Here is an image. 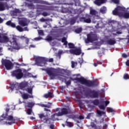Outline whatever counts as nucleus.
I'll list each match as a JSON object with an SVG mask.
<instances>
[{
    "label": "nucleus",
    "instance_id": "7ed1b4c3",
    "mask_svg": "<svg viewBox=\"0 0 129 129\" xmlns=\"http://www.w3.org/2000/svg\"><path fill=\"white\" fill-rule=\"evenodd\" d=\"M25 39H26V37L24 36H13L12 39H10V42L12 45L13 49H15V50H20V49H21V46L17 41H19V40H24Z\"/></svg>",
    "mask_w": 129,
    "mask_h": 129
},
{
    "label": "nucleus",
    "instance_id": "f03ea898",
    "mask_svg": "<svg viewBox=\"0 0 129 129\" xmlns=\"http://www.w3.org/2000/svg\"><path fill=\"white\" fill-rule=\"evenodd\" d=\"M38 116L42 122L44 123H47L48 124H50V123H51V120H52V121L58 120L59 119H58V118H56V116H58V113H55L53 115H51V118H49L48 116L45 115L43 113L38 114Z\"/></svg>",
    "mask_w": 129,
    "mask_h": 129
},
{
    "label": "nucleus",
    "instance_id": "49530a36",
    "mask_svg": "<svg viewBox=\"0 0 129 129\" xmlns=\"http://www.w3.org/2000/svg\"><path fill=\"white\" fill-rule=\"evenodd\" d=\"M34 40L35 41H40V40H42V37H36L34 38Z\"/></svg>",
    "mask_w": 129,
    "mask_h": 129
},
{
    "label": "nucleus",
    "instance_id": "a878e982",
    "mask_svg": "<svg viewBox=\"0 0 129 129\" xmlns=\"http://www.w3.org/2000/svg\"><path fill=\"white\" fill-rule=\"evenodd\" d=\"M6 10V5L4 3L0 2V12Z\"/></svg>",
    "mask_w": 129,
    "mask_h": 129
},
{
    "label": "nucleus",
    "instance_id": "09e8293b",
    "mask_svg": "<svg viewBox=\"0 0 129 129\" xmlns=\"http://www.w3.org/2000/svg\"><path fill=\"white\" fill-rule=\"evenodd\" d=\"M75 68V62L74 61H72V68Z\"/></svg>",
    "mask_w": 129,
    "mask_h": 129
},
{
    "label": "nucleus",
    "instance_id": "4be33fe9",
    "mask_svg": "<svg viewBox=\"0 0 129 129\" xmlns=\"http://www.w3.org/2000/svg\"><path fill=\"white\" fill-rule=\"evenodd\" d=\"M7 26H9V27H11V28H16V24L12 22V21L9 20L7 21L6 23Z\"/></svg>",
    "mask_w": 129,
    "mask_h": 129
},
{
    "label": "nucleus",
    "instance_id": "a211bd4d",
    "mask_svg": "<svg viewBox=\"0 0 129 129\" xmlns=\"http://www.w3.org/2000/svg\"><path fill=\"white\" fill-rule=\"evenodd\" d=\"M22 97L23 99H29V98H33V95H30L27 93H24L22 95Z\"/></svg>",
    "mask_w": 129,
    "mask_h": 129
},
{
    "label": "nucleus",
    "instance_id": "dca6fc26",
    "mask_svg": "<svg viewBox=\"0 0 129 129\" xmlns=\"http://www.w3.org/2000/svg\"><path fill=\"white\" fill-rule=\"evenodd\" d=\"M36 105H38V106H41V107H46L47 108H51V106H52V103L47 102V104H41V103H37L35 104Z\"/></svg>",
    "mask_w": 129,
    "mask_h": 129
},
{
    "label": "nucleus",
    "instance_id": "0e129e2a",
    "mask_svg": "<svg viewBox=\"0 0 129 129\" xmlns=\"http://www.w3.org/2000/svg\"><path fill=\"white\" fill-rule=\"evenodd\" d=\"M40 22H46V19H45L44 18H41L40 19Z\"/></svg>",
    "mask_w": 129,
    "mask_h": 129
},
{
    "label": "nucleus",
    "instance_id": "338daca9",
    "mask_svg": "<svg viewBox=\"0 0 129 129\" xmlns=\"http://www.w3.org/2000/svg\"><path fill=\"white\" fill-rule=\"evenodd\" d=\"M4 22V19L3 18H1L0 17V24H2Z\"/></svg>",
    "mask_w": 129,
    "mask_h": 129
},
{
    "label": "nucleus",
    "instance_id": "a18cd8bd",
    "mask_svg": "<svg viewBox=\"0 0 129 129\" xmlns=\"http://www.w3.org/2000/svg\"><path fill=\"white\" fill-rule=\"evenodd\" d=\"M99 107L100 109H102L103 110H104L105 109V106L103 105H100L99 106Z\"/></svg>",
    "mask_w": 129,
    "mask_h": 129
},
{
    "label": "nucleus",
    "instance_id": "603ef678",
    "mask_svg": "<svg viewBox=\"0 0 129 129\" xmlns=\"http://www.w3.org/2000/svg\"><path fill=\"white\" fill-rule=\"evenodd\" d=\"M84 119V117H83V116L82 115H80L78 117V119Z\"/></svg>",
    "mask_w": 129,
    "mask_h": 129
},
{
    "label": "nucleus",
    "instance_id": "6e6d98bb",
    "mask_svg": "<svg viewBox=\"0 0 129 129\" xmlns=\"http://www.w3.org/2000/svg\"><path fill=\"white\" fill-rule=\"evenodd\" d=\"M29 48H36V45L34 44H31L29 46Z\"/></svg>",
    "mask_w": 129,
    "mask_h": 129
},
{
    "label": "nucleus",
    "instance_id": "79ce46f5",
    "mask_svg": "<svg viewBox=\"0 0 129 129\" xmlns=\"http://www.w3.org/2000/svg\"><path fill=\"white\" fill-rule=\"evenodd\" d=\"M46 40V41H48V42H51V41L53 40V38L52 37V36H47Z\"/></svg>",
    "mask_w": 129,
    "mask_h": 129
},
{
    "label": "nucleus",
    "instance_id": "de8ad7c7",
    "mask_svg": "<svg viewBox=\"0 0 129 129\" xmlns=\"http://www.w3.org/2000/svg\"><path fill=\"white\" fill-rule=\"evenodd\" d=\"M91 126H92V127H96V125L95 124V123H94V122H91Z\"/></svg>",
    "mask_w": 129,
    "mask_h": 129
},
{
    "label": "nucleus",
    "instance_id": "6ab92c4d",
    "mask_svg": "<svg viewBox=\"0 0 129 129\" xmlns=\"http://www.w3.org/2000/svg\"><path fill=\"white\" fill-rule=\"evenodd\" d=\"M19 86L20 89H24V88H26V87H28V83L26 82H22L19 84Z\"/></svg>",
    "mask_w": 129,
    "mask_h": 129
},
{
    "label": "nucleus",
    "instance_id": "20e7f679",
    "mask_svg": "<svg viewBox=\"0 0 129 129\" xmlns=\"http://www.w3.org/2000/svg\"><path fill=\"white\" fill-rule=\"evenodd\" d=\"M85 94L87 97L90 98H98L99 97V92L95 90L88 88L85 90Z\"/></svg>",
    "mask_w": 129,
    "mask_h": 129
},
{
    "label": "nucleus",
    "instance_id": "3c124183",
    "mask_svg": "<svg viewBox=\"0 0 129 129\" xmlns=\"http://www.w3.org/2000/svg\"><path fill=\"white\" fill-rule=\"evenodd\" d=\"M48 62H49L50 63L54 62V59H53V58H49L48 60Z\"/></svg>",
    "mask_w": 129,
    "mask_h": 129
},
{
    "label": "nucleus",
    "instance_id": "2f4dec72",
    "mask_svg": "<svg viewBox=\"0 0 129 129\" xmlns=\"http://www.w3.org/2000/svg\"><path fill=\"white\" fill-rule=\"evenodd\" d=\"M75 32V33H76V34H80V33L82 32V28H79L76 29Z\"/></svg>",
    "mask_w": 129,
    "mask_h": 129
},
{
    "label": "nucleus",
    "instance_id": "5701e85b",
    "mask_svg": "<svg viewBox=\"0 0 129 129\" xmlns=\"http://www.w3.org/2000/svg\"><path fill=\"white\" fill-rule=\"evenodd\" d=\"M19 24L20 25V26H22V27H26V26H28V23H27V21L24 20H20Z\"/></svg>",
    "mask_w": 129,
    "mask_h": 129
},
{
    "label": "nucleus",
    "instance_id": "f8f14e48",
    "mask_svg": "<svg viewBox=\"0 0 129 129\" xmlns=\"http://www.w3.org/2000/svg\"><path fill=\"white\" fill-rule=\"evenodd\" d=\"M70 113H71V110L70 109L62 108L61 109V112H58V115L59 116H62L63 115H66V114H70Z\"/></svg>",
    "mask_w": 129,
    "mask_h": 129
},
{
    "label": "nucleus",
    "instance_id": "a19ab883",
    "mask_svg": "<svg viewBox=\"0 0 129 129\" xmlns=\"http://www.w3.org/2000/svg\"><path fill=\"white\" fill-rule=\"evenodd\" d=\"M123 78L125 79V80H127V79H129V75L127 74H125L123 76Z\"/></svg>",
    "mask_w": 129,
    "mask_h": 129
},
{
    "label": "nucleus",
    "instance_id": "58836bf2",
    "mask_svg": "<svg viewBox=\"0 0 129 129\" xmlns=\"http://www.w3.org/2000/svg\"><path fill=\"white\" fill-rule=\"evenodd\" d=\"M42 16H43V17H47L48 16H50V14L48 12H43L42 13Z\"/></svg>",
    "mask_w": 129,
    "mask_h": 129
},
{
    "label": "nucleus",
    "instance_id": "39448f33",
    "mask_svg": "<svg viewBox=\"0 0 129 129\" xmlns=\"http://www.w3.org/2000/svg\"><path fill=\"white\" fill-rule=\"evenodd\" d=\"M87 39H85V42L86 44H89V43H93V42H95L98 40V37H97V35L93 33H89L87 35Z\"/></svg>",
    "mask_w": 129,
    "mask_h": 129
},
{
    "label": "nucleus",
    "instance_id": "4d7b16f0",
    "mask_svg": "<svg viewBox=\"0 0 129 129\" xmlns=\"http://www.w3.org/2000/svg\"><path fill=\"white\" fill-rule=\"evenodd\" d=\"M122 56L123 58H126V57H127V55L125 53H123L122 54Z\"/></svg>",
    "mask_w": 129,
    "mask_h": 129
},
{
    "label": "nucleus",
    "instance_id": "5fc2aeb1",
    "mask_svg": "<svg viewBox=\"0 0 129 129\" xmlns=\"http://www.w3.org/2000/svg\"><path fill=\"white\" fill-rule=\"evenodd\" d=\"M109 103V101H105V104L106 106H107L108 105V104Z\"/></svg>",
    "mask_w": 129,
    "mask_h": 129
},
{
    "label": "nucleus",
    "instance_id": "f3484780",
    "mask_svg": "<svg viewBox=\"0 0 129 129\" xmlns=\"http://www.w3.org/2000/svg\"><path fill=\"white\" fill-rule=\"evenodd\" d=\"M120 18H123L124 19H129V13L124 12V11H122L121 14L120 15Z\"/></svg>",
    "mask_w": 129,
    "mask_h": 129
},
{
    "label": "nucleus",
    "instance_id": "f704fd0d",
    "mask_svg": "<svg viewBox=\"0 0 129 129\" xmlns=\"http://www.w3.org/2000/svg\"><path fill=\"white\" fill-rule=\"evenodd\" d=\"M93 103L94 105H98L99 104V100L95 99L93 101Z\"/></svg>",
    "mask_w": 129,
    "mask_h": 129
},
{
    "label": "nucleus",
    "instance_id": "c756f323",
    "mask_svg": "<svg viewBox=\"0 0 129 129\" xmlns=\"http://www.w3.org/2000/svg\"><path fill=\"white\" fill-rule=\"evenodd\" d=\"M26 91H27V92L31 94V95H33V88H28L26 89Z\"/></svg>",
    "mask_w": 129,
    "mask_h": 129
},
{
    "label": "nucleus",
    "instance_id": "cd10ccee",
    "mask_svg": "<svg viewBox=\"0 0 129 129\" xmlns=\"http://www.w3.org/2000/svg\"><path fill=\"white\" fill-rule=\"evenodd\" d=\"M62 43H63V45L64 46H67L68 42L67 40L66 37H64L61 39Z\"/></svg>",
    "mask_w": 129,
    "mask_h": 129
},
{
    "label": "nucleus",
    "instance_id": "13d9d810",
    "mask_svg": "<svg viewBox=\"0 0 129 129\" xmlns=\"http://www.w3.org/2000/svg\"><path fill=\"white\" fill-rule=\"evenodd\" d=\"M114 21H113L110 20L108 21L109 25H110V24H114Z\"/></svg>",
    "mask_w": 129,
    "mask_h": 129
},
{
    "label": "nucleus",
    "instance_id": "774afa93",
    "mask_svg": "<svg viewBox=\"0 0 129 129\" xmlns=\"http://www.w3.org/2000/svg\"><path fill=\"white\" fill-rule=\"evenodd\" d=\"M40 8L41 10H45V9L44 8V6H40Z\"/></svg>",
    "mask_w": 129,
    "mask_h": 129
},
{
    "label": "nucleus",
    "instance_id": "052dcab7",
    "mask_svg": "<svg viewBox=\"0 0 129 129\" xmlns=\"http://www.w3.org/2000/svg\"><path fill=\"white\" fill-rule=\"evenodd\" d=\"M54 110L55 112H57V111H59V110H60V108H56Z\"/></svg>",
    "mask_w": 129,
    "mask_h": 129
},
{
    "label": "nucleus",
    "instance_id": "7c9ffc66",
    "mask_svg": "<svg viewBox=\"0 0 129 129\" xmlns=\"http://www.w3.org/2000/svg\"><path fill=\"white\" fill-rule=\"evenodd\" d=\"M96 111H97V114H98V115H99V116H102V115H103V114H105V112L101 111L99 110H97Z\"/></svg>",
    "mask_w": 129,
    "mask_h": 129
},
{
    "label": "nucleus",
    "instance_id": "37998d69",
    "mask_svg": "<svg viewBox=\"0 0 129 129\" xmlns=\"http://www.w3.org/2000/svg\"><path fill=\"white\" fill-rule=\"evenodd\" d=\"M38 34L40 35V36H44V31H43L42 30H40L38 31Z\"/></svg>",
    "mask_w": 129,
    "mask_h": 129
},
{
    "label": "nucleus",
    "instance_id": "ea45409f",
    "mask_svg": "<svg viewBox=\"0 0 129 129\" xmlns=\"http://www.w3.org/2000/svg\"><path fill=\"white\" fill-rule=\"evenodd\" d=\"M107 111H108V112H114V110L112 108L108 107L107 109Z\"/></svg>",
    "mask_w": 129,
    "mask_h": 129
},
{
    "label": "nucleus",
    "instance_id": "bb28decb",
    "mask_svg": "<svg viewBox=\"0 0 129 129\" xmlns=\"http://www.w3.org/2000/svg\"><path fill=\"white\" fill-rule=\"evenodd\" d=\"M106 7L105 6H103L100 8V13L101 14H105L106 13Z\"/></svg>",
    "mask_w": 129,
    "mask_h": 129
},
{
    "label": "nucleus",
    "instance_id": "e2e57ef3",
    "mask_svg": "<svg viewBox=\"0 0 129 129\" xmlns=\"http://www.w3.org/2000/svg\"><path fill=\"white\" fill-rule=\"evenodd\" d=\"M44 111H49V112H51V110L49 109H47L46 108H44Z\"/></svg>",
    "mask_w": 129,
    "mask_h": 129
},
{
    "label": "nucleus",
    "instance_id": "ddd939ff",
    "mask_svg": "<svg viewBox=\"0 0 129 129\" xmlns=\"http://www.w3.org/2000/svg\"><path fill=\"white\" fill-rule=\"evenodd\" d=\"M70 52L71 54H73L74 55H76L77 56H79L82 53L81 50V48L79 47L78 48H75L74 49H70Z\"/></svg>",
    "mask_w": 129,
    "mask_h": 129
},
{
    "label": "nucleus",
    "instance_id": "c9c22d12",
    "mask_svg": "<svg viewBox=\"0 0 129 129\" xmlns=\"http://www.w3.org/2000/svg\"><path fill=\"white\" fill-rule=\"evenodd\" d=\"M66 123L67 126H69V127H72V126H73V124L71 122L66 121Z\"/></svg>",
    "mask_w": 129,
    "mask_h": 129
},
{
    "label": "nucleus",
    "instance_id": "c03bdc74",
    "mask_svg": "<svg viewBox=\"0 0 129 129\" xmlns=\"http://www.w3.org/2000/svg\"><path fill=\"white\" fill-rule=\"evenodd\" d=\"M112 3L115 4L116 5L119 4V0H112Z\"/></svg>",
    "mask_w": 129,
    "mask_h": 129
},
{
    "label": "nucleus",
    "instance_id": "680f3d73",
    "mask_svg": "<svg viewBox=\"0 0 129 129\" xmlns=\"http://www.w3.org/2000/svg\"><path fill=\"white\" fill-rule=\"evenodd\" d=\"M125 64H126V66H128L129 67V59L127 60V61L125 62Z\"/></svg>",
    "mask_w": 129,
    "mask_h": 129
},
{
    "label": "nucleus",
    "instance_id": "2eb2a0df",
    "mask_svg": "<svg viewBox=\"0 0 129 129\" xmlns=\"http://www.w3.org/2000/svg\"><path fill=\"white\" fill-rule=\"evenodd\" d=\"M9 37L6 34L0 35V43H7L9 42Z\"/></svg>",
    "mask_w": 129,
    "mask_h": 129
},
{
    "label": "nucleus",
    "instance_id": "9d476101",
    "mask_svg": "<svg viewBox=\"0 0 129 129\" xmlns=\"http://www.w3.org/2000/svg\"><path fill=\"white\" fill-rule=\"evenodd\" d=\"M35 62L38 66H42L45 65L46 59L44 57L38 56L35 58Z\"/></svg>",
    "mask_w": 129,
    "mask_h": 129
},
{
    "label": "nucleus",
    "instance_id": "c85d7f7f",
    "mask_svg": "<svg viewBox=\"0 0 129 129\" xmlns=\"http://www.w3.org/2000/svg\"><path fill=\"white\" fill-rule=\"evenodd\" d=\"M72 119H73L75 121H77V123H80V122H79V121L77 120L79 118L78 116L73 115L72 116Z\"/></svg>",
    "mask_w": 129,
    "mask_h": 129
},
{
    "label": "nucleus",
    "instance_id": "f257e3e1",
    "mask_svg": "<svg viewBox=\"0 0 129 129\" xmlns=\"http://www.w3.org/2000/svg\"><path fill=\"white\" fill-rule=\"evenodd\" d=\"M70 79V80L66 82L67 86L71 85V80L72 81H77V82H79L81 84L85 85L86 86H87V87H97V86L99 85V83H97L96 80L91 81L87 80L83 77H81L80 78L76 77L75 78L71 77Z\"/></svg>",
    "mask_w": 129,
    "mask_h": 129
},
{
    "label": "nucleus",
    "instance_id": "b1692460",
    "mask_svg": "<svg viewBox=\"0 0 129 129\" xmlns=\"http://www.w3.org/2000/svg\"><path fill=\"white\" fill-rule=\"evenodd\" d=\"M27 105L25 106L26 107H28V108H33V107H34V106H35V103L33 102H28L27 103Z\"/></svg>",
    "mask_w": 129,
    "mask_h": 129
},
{
    "label": "nucleus",
    "instance_id": "864d4df0",
    "mask_svg": "<svg viewBox=\"0 0 129 129\" xmlns=\"http://www.w3.org/2000/svg\"><path fill=\"white\" fill-rule=\"evenodd\" d=\"M54 127H55V125L53 124H50V128L51 129H54Z\"/></svg>",
    "mask_w": 129,
    "mask_h": 129
},
{
    "label": "nucleus",
    "instance_id": "e433bc0d",
    "mask_svg": "<svg viewBox=\"0 0 129 129\" xmlns=\"http://www.w3.org/2000/svg\"><path fill=\"white\" fill-rule=\"evenodd\" d=\"M69 45V47L70 48V49H74L75 45H74V44L70 42L68 43Z\"/></svg>",
    "mask_w": 129,
    "mask_h": 129
},
{
    "label": "nucleus",
    "instance_id": "393cba45",
    "mask_svg": "<svg viewBox=\"0 0 129 129\" xmlns=\"http://www.w3.org/2000/svg\"><path fill=\"white\" fill-rule=\"evenodd\" d=\"M95 4L97 6H101L102 4H104V0H95Z\"/></svg>",
    "mask_w": 129,
    "mask_h": 129
},
{
    "label": "nucleus",
    "instance_id": "aec40b11",
    "mask_svg": "<svg viewBox=\"0 0 129 129\" xmlns=\"http://www.w3.org/2000/svg\"><path fill=\"white\" fill-rule=\"evenodd\" d=\"M106 43L107 44H108V45H114V44H116V41L114 39H109L107 40Z\"/></svg>",
    "mask_w": 129,
    "mask_h": 129
},
{
    "label": "nucleus",
    "instance_id": "1a4fd4ad",
    "mask_svg": "<svg viewBox=\"0 0 129 129\" xmlns=\"http://www.w3.org/2000/svg\"><path fill=\"white\" fill-rule=\"evenodd\" d=\"M122 12H125V8L118 6L112 11V14L113 16H118L120 17Z\"/></svg>",
    "mask_w": 129,
    "mask_h": 129
},
{
    "label": "nucleus",
    "instance_id": "6e6552de",
    "mask_svg": "<svg viewBox=\"0 0 129 129\" xmlns=\"http://www.w3.org/2000/svg\"><path fill=\"white\" fill-rule=\"evenodd\" d=\"M2 64L3 66H5L7 70H12L14 66V64H13V62H12L11 60L7 59H4L3 58H2Z\"/></svg>",
    "mask_w": 129,
    "mask_h": 129
},
{
    "label": "nucleus",
    "instance_id": "69168bd1",
    "mask_svg": "<svg viewBox=\"0 0 129 129\" xmlns=\"http://www.w3.org/2000/svg\"><path fill=\"white\" fill-rule=\"evenodd\" d=\"M25 39H26V44H28L29 41V38L26 37Z\"/></svg>",
    "mask_w": 129,
    "mask_h": 129
},
{
    "label": "nucleus",
    "instance_id": "8fccbe9b",
    "mask_svg": "<svg viewBox=\"0 0 129 129\" xmlns=\"http://www.w3.org/2000/svg\"><path fill=\"white\" fill-rule=\"evenodd\" d=\"M19 10L17 9L13 11L14 15H17V13H19Z\"/></svg>",
    "mask_w": 129,
    "mask_h": 129
},
{
    "label": "nucleus",
    "instance_id": "423d86ee",
    "mask_svg": "<svg viewBox=\"0 0 129 129\" xmlns=\"http://www.w3.org/2000/svg\"><path fill=\"white\" fill-rule=\"evenodd\" d=\"M45 71L47 74H48V76H49L51 80L55 79V77H57V76H58V74H57V70L53 68L47 69L45 70Z\"/></svg>",
    "mask_w": 129,
    "mask_h": 129
},
{
    "label": "nucleus",
    "instance_id": "4468645a",
    "mask_svg": "<svg viewBox=\"0 0 129 129\" xmlns=\"http://www.w3.org/2000/svg\"><path fill=\"white\" fill-rule=\"evenodd\" d=\"M81 20H83L84 23L90 24L91 23V16L89 14H86L85 17L81 18Z\"/></svg>",
    "mask_w": 129,
    "mask_h": 129
},
{
    "label": "nucleus",
    "instance_id": "412c9836",
    "mask_svg": "<svg viewBox=\"0 0 129 129\" xmlns=\"http://www.w3.org/2000/svg\"><path fill=\"white\" fill-rule=\"evenodd\" d=\"M43 97L44 98H49V97L50 98H53V97H54V95H53L52 92H49L48 93L44 94Z\"/></svg>",
    "mask_w": 129,
    "mask_h": 129
},
{
    "label": "nucleus",
    "instance_id": "473e14b6",
    "mask_svg": "<svg viewBox=\"0 0 129 129\" xmlns=\"http://www.w3.org/2000/svg\"><path fill=\"white\" fill-rule=\"evenodd\" d=\"M32 112H33V109L32 108H28L27 110L26 113L28 115H31L32 114Z\"/></svg>",
    "mask_w": 129,
    "mask_h": 129
},
{
    "label": "nucleus",
    "instance_id": "bf43d9fd",
    "mask_svg": "<svg viewBox=\"0 0 129 129\" xmlns=\"http://www.w3.org/2000/svg\"><path fill=\"white\" fill-rule=\"evenodd\" d=\"M108 126V125L106 124H105L103 126V128L105 129V128H107V127Z\"/></svg>",
    "mask_w": 129,
    "mask_h": 129
},
{
    "label": "nucleus",
    "instance_id": "9b49d317",
    "mask_svg": "<svg viewBox=\"0 0 129 129\" xmlns=\"http://www.w3.org/2000/svg\"><path fill=\"white\" fill-rule=\"evenodd\" d=\"M4 118H6L7 120L11 121L8 122H7V121L6 122V123H7V124H9V125H12V124H14V123H16V120H18V118L16 119L14 118V116L12 115H9L7 117H4Z\"/></svg>",
    "mask_w": 129,
    "mask_h": 129
},
{
    "label": "nucleus",
    "instance_id": "72a5a7b5",
    "mask_svg": "<svg viewBox=\"0 0 129 129\" xmlns=\"http://www.w3.org/2000/svg\"><path fill=\"white\" fill-rule=\"evenodd\" d=\"M19 32H23L24 29L20 25L16 26L15 27Z\"/></svg>",
    "mask_w": 129,
    "mask_h": 129
},
{
    "label": "nucleus",
    "instance_id": "4c0bfd02",
    "mask_svg": "<svg viewBox=\"0 0 129 129\" xmlns=\"http://www.w3.org/2000/svg\"><path fill=\"white\" fill-rule=\"evenodd\" d=\"M90 14L92 16H96V11L94 10H90Z\"/></svg>",
    "mask_w": 129,
    "mask_h": 129
},
{
    "label": "nucleus",
    "instance_id": "0eeeda50",
    "mask_svg": "<svg viewBox=\"0 0 129 129\" xmlns=\"http://www.w3.org/2000/svg\"><path fill=\"white\" fill-rule=\"evenodd\" d=\"M12 76L16 77V79H22L24 77V73L21 69H18L12 72Z\"/></svg>",
    "mask_w": 129,
    "mask_h": 129
}]
</instances>
